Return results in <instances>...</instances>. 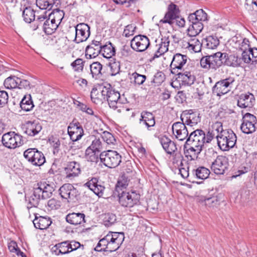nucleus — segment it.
Here are the masks:
<instances>
[{"mask_svg": "<svg viewBox=\"0 0 257 257\" xmlns=\"http://www.w3.org/2000/svg\"><path fill=\"white\" fill-rule=\"evenodd\" d=\"M170 43V40L169 37L164 36L161 39V43L158 45L157 50L154 54L153 58L154 59L158 58L160 56L164 54L165 52L168 51V46Z\"/></svg>", "mask_w": 257, "mask_h": 257, "instance_id": "27", "label": "nucleus"}, {"mask_svg": "<svg viewBox=\"0 0 257 257\" xmlns=\"http://www.w3.org/2000/svg\"><path fill=\"white\" fill-rule=\"evenodd\" d=\"M65 171L67 178L71 179L76 177L81 172L80 164L75 161L69 162L65 168Z\"/></svg>", "mask_w": 257, "mask_h": 257, "instance_id": "22", "label": "nucleus"}, {"mask_svg": "<svg viewBox=\"0 0 257 257\" xmlns=\"http://www.w3.org/2000/svg\"><path fill=\"white\" fill-rule=\"evenodd\" d=\"M118 197L119 204L124 207L132 208L140 203V195L136 191H122L121 193L118 192Z\"/></svg>", "mask_w": 257, "mask_h": 257, "instance_id": "4", "label": "nucleus"}, {"mask_svg": "<svg viewBox=\"0 0 257 257\" xmlns=\"http://www.w3.org/2000/svg\"><path fill=\"white\" fill-rule=\"evenodd\" d=\"M188 59V57L186 55H182L180 53H177L174 55L170 68L171 73L174 74H177L179 73V70H182L183 66L186 64Z\"/></svg>", "mask_w": 257, "mask_h": 257, "instance_id": "16", "label": "nucleus"}, {"mask_svg": "<svg viewBox=\"0 0 257 257\" xmlns=\"http://www.w3.org/2000/svg\"><path fill=\"white\" fill-rule=\"evenodd\" d=\"M210 173L209 170L204 167H199L195 170V175L197 178L205 179Z\"/></svg>", "mask_w": 257, "mask_h": 257, "instance_id": "52", "label": "nucleus"}, {"mask_svg": "<svg viewBox=\"0 0 257 257\" xmlns=\"http://www.w3.org/2000/svg\"><path fill=\"white\" fill-rule=\"evenodd\" d=\"M102 96L108 102L109 107L116 109L118 107V104L124 103L122 98L118 91H116L109 83L102 84L99 87Z\"/></svg>", "mask_w": 257, "mask_h": 257, "instance_id": "1", "label": "nucleus"}, {"mask_svg": "<svg viewBox=\"0 0 257 257\" xmlns=\"http://www.w3.org/2000/svg\"><path fill=\"white\" fill-rule=\"evenodd\" d=\"M41 125L36 121H28L25 125L24 132L28 136L34 137L42 130Z\"/></svg>", "mask_w": 257, "mask_h": 257, "instance_id": "26", "label": "nucleus"}, {"mask_svg": "<svg viewBox=\"0 0 257 257\" xmlns=\"http://www.w3.org/2000/svg\"><path fill=\"white\" fill-rule=\"evenodd\" d=\"M24 157L32 164L40 166L45 162L43 154L36 148H30L24 152Z\"/></svg>", "mask_w": 257, "mask_h": 257, "instance_id": "6", "label": "nucleus"}, {"mask_svg": "<svg viewBox=\"0 0 257 257\" xmlns=\"http://www.w3.org/2000/svg\"><path fill=\"white\" fill-rule=\"evenodd\" d=\"M255 124L250 122L242 121L240 126L242 132L246 134H251L255 132L256 127Z\"/></svg>", "mask_w": 257, "mask_h": 257, "instance_id": "49", "label": "nucleus"}, {"mask_svg": "<svg viewBox=\"0 0 257 257\" xmlns=\"http://www.w3.org/2000/svg\"><path fill=\"white\" fill-rule=\"evenodd\" d=\"M90 68L92 77L96 79L99 78L101 75L102 65L98 62H95L90 65Z\"/></svg>", "mask_w": 257, "mask_h": 257, "instance_id": "46", "label": "nucleus"}, {"mask_svg": "<svg viewBox=\"0 0 257 257\" xmlns=\"http://www.w3.org/2000/svg\"><path fill=\"white\" fill-rule=\"evenodd\" d=\"M101 138L103 141L107 144H114L116 142L113 136L108 132L104 131L101 135Z\"/></svg>", "mask_w": 257, "mask_h": 257, "instance_id": "55", "label": "nucleus"}, {"mask_svg": "<svg viewBox=\"0 0 257 257\" xmlns=\"http://www.w3.org/2000/svg\"><path fill=\"white\" fill-rule=\"evenodd\" d=\"M100 160L105 166L113 168L120 164L121 156L115 151H103L100 154Z\"/></svg>", "mask_w": 257, "mask_h": 257, "instance_id": "5", "label": "nucleus"}, {"mask_svg": "<svg viewBox=\"0 0 257 257\" xmlns=\"http://www.w3.org/2000/svg\"><path fill=\"white\" fill-rule=\"evenodd\" d=\"M183 157L180 152H177L176 153H174L173 158V163L174 164H176L178 167L183 166Z\"/></svg>", "mask_w": 257, "mask_h": 257, "instance_id": "60", "label": "nucleus"}, {"mask_svg": "<svg viewBox=\"0 0 257 257\" xmlns=\"http://www.w3.org/2000/svg\"><path fill=\"white\" fill-rule=\"evenodd\" d=\"M64 16L63 11L55 9L49 15V18L53 21L55 20V23L59 25L64 18Z\"/></svg>", "mask_w": 257, "mask_h": 257, "instance_id": "45", "label": "nucleus"}, {"mask_svg": "<svg viewBox=\"0 0 257 257\" xmlns=\"http://www.w3.org/2000/svg\"><path fill=\"white\" fill-rule=\"evenodd\" d=\"M109 252H111L117 250L124 240V234L122 232L109 231L107 234Z\"/></svg>", "mask_w": 257, "mask_h": 257, "instance_id": "7", "label": "nucleus"}, {"mask_svg": "<svg viewBox=\"0 0 257 257\" xmlns=\"http://www.w3.org/2000/svg\"><path fill=\"white\" fill-rule=\"evenodd\" d=\"M115 53V48L113 47L110 42H108L105 44L103 42L101 53L104 58H110L112 56L114 55Z\"/></svg>", "mask_w": 257, "mask_h": 257, "instance_id": "36", "label": "nucleus"}, {"mask_svg": "<svg viewBox=\"0 0 257 257\" xmlns=\"http://www.w3.org/2000/svg\"><path fill=\"white\" fill-rule=\"evenodd\" d=\"M2 143L8 148L15 149L23 144V137L15 132H9L3 136Z\"/></svg>", "mask_w": 257, "mask_h": 257, "instance_id": "8", "label": "nucleus"}, {"mask_svg": "<svg viewBox=\"0 0 257 257\" xmlns=\"http://www.w3.org/2000/svg\"><path fill=\"white\" fill-rule=\"evenodd\" d=\"M69 244V240L58 243L52 248V252L57 255L69 253H70Z\"/></svg>", "mask_w": 257, "mask_h": 257, "instance_id": "29", "label": "nucleus"}, {"mask_svg": "<svg viewBox=\"0 0 257 257\" xmlns=\"http://www.w3.org/2000/svg\"><path fill=\"white\" fill-rule=\"evenodd\" d=\"M223 64L228 66L236 67L240 66L241 59L235 55H229L226 53H223Z\"/></svg>", "mask_w": 257, "mask_h": 257, "instance_id": "30", "label": "nucleus"}, {"mask_svg": "<svg viewBox=\"0 0 257 257\" xmlns=\"http://www.w3.org/2000/svg\"><path fill=\"white\" fill-rule=\"evenodd\" d=\"M254 104V96L250 93L248 94H241L237 100V105L241 108H251Z\"/></svg>", "mask_w": 257, "mask_h": 257, "instance_id": "21", "label": "nucleus"}, {"mask_svg": "<svg viewBox=\"0 0 257 257\" xmlns=\"http://www.w3.org/2000/svg\"><path fill=\"white\" fill-rule=\"evenodd\" d=\"M160 142L164 150L168 154L172 155L177 150L176 144L165 136L160 138Z\"/></svg>", "mask_w": 257, "mask_h": 257, "instance_id": "25", "label": "nucleus"}, {"mask_svg": "<svg viewBox=\"0 0 257 257\" xmlns=\"http://www.w3.org/2000/svg\"><path fill=\"white\" fill-rule=\"evenodd\" d=\"M103 184L104 183L101 181L99 178L92 177L85 183L84 186L88 187L98 197H102L105 188Z\"/></svg>", "mask_w": 257, "mask_h": 257, "instance_id": "15", "label": "nucleus"}, {"mask_svg": "<svg viewBox=\"0 0 257 257\" xmlns=\"http://www.w3.org/2000/svg\"><path fill=\"white\" fill-rule=\"evenodd\" d=\"M103 42L102 41L93 40L90 45L85 49V57L87 59L94 58L101 53Z\"/></svg>", "mask_w": 257, "mask_h": 257, "instance_id": "17", "label": "nucleus"}, {"mask_svg": "<svg viewBox=\"0 0 257 257\" xmlns=\"http://www.w3.org/2000/svg\"><path fill=\"white\" fill-rule=\"evenodd\" d=\"M41 194L38 191L36 188L34 187L33 193L30 196L29 199V204L30 205L28 208H31L33 207H37L40 202L41 199H42V197L41 196Z\"/></svg>", "mask_w": 257, "mask_h": 257, "instance_id": "40", "label": "nucleus"}, {"mask_svg": "<svg viewBox=\"0 0 257 257\" xmlns=\"http://www.w3.org/2000/svg\"><path fill=\"white\" fill-rule=\"evenodd\" d=\"M47 19L46 15H45L38 16L36 19H35L33 23L31 26L33 30H36L39 29L40 27H42L43 29V23L45 22L44 21L47 20Z\"/></svg>", "mask_w": 257, "mask_h": 257, "instance_id": "51", "label": "nucleus"}, {"mask_svg": "<svg viewBox=\"0 0 257 257\" xmlns=\"http://www.w3.org/2000/svg\"><path fill=\"white\" fill-rule=\"evenodd\" d=\"M210 55L206 56L205 57H202L200 60V65L201 66L205 69H211V59L210 58Z\"/></svg>", "mask_w": 257, "mask_h": 257, "instance_id": "63", "label": "nucleus"}, {"mask_svg": "<svg viewBox=\"0 0 257 257\" xmlns=\"http://www.w3.org/2000/svg\"><path fill=\"white\" fill-rule=\"evenodd\" d=\"M203 28V25L202 22L192 24L187 29L188 35L190 37H195L202 31Z\"/></svg>", "mask_w": 257, "mask_h": 257, "instance_id": "43", "label": "nucleus"}, {"mask_svg": "<svg viewBox=\"0 0 257 257\" xmlns=\"http://www.w3.org/2000/svg\"><path fill=\"white\" fill-rule=\"evenodd\" d=\"M75 28V36L74 41L79 44L86 41L90 34V27L87 24L82 23L77 24Z\"/></svg>", "mask_w": 257, "mask_h": 257, "instance_id": "11", "label": "nucleus"}, {"mask_svg": "<svg viewBox=\"0 0 257 257\" xmlns=\"http://www.w3.org/2000/svg\"><path fill=\"white\" fill-rule=\"evenodd\" d=\"M116 220V217L113 214H106L105 215L104 219V225L106 226L109 227L113 224Z\"/></svg>", "mask_w": 257, "mask_h": 257, "instance_id": "57", "label": "nucleus"}, {"mask_svg": "<svg viewBox=\"0 0 257 257\" xmlns=\"http://www.w3.org/2000/svg\"><path fill=\"white\" fill-rule=\"evenodd\" d=\"M202 44L206 48L214 49L219 44V41L215 36H209L202 40Z\"/></svg>", "mask_w": 257, "mask_h": 257, "instance_id": "35", "label": "nucleus"}, {"mask_svg": "<svg viewBox=\"0 0 257 257\" xmlns=\"http://www.w3.org/2000/svg\"><path fill=\"white\" fill-rule=\"evenodd\" d=\"M140 123L145 125L149 129V127L154 126L155 124V116L150 112L143 111L141 114Z\"/></svg>", "mask_w": 257, "mask_h": 257, "instance_id": "28", "label": "nucleus"}, {"mask_svg": "<svg viewBox=\"0 0 257 257\" xmlns=\"http://www.w3.org/2000/svg\"><path fill=\"white\" fill-rule=\"evenodd\" d=\"M205 140V132L202 130L197 129L190 133L186 141L204 145Z\"/></svg>", "mask_w": 257, "mask_h": 257, "instance_id": "24", "label": "nucleus"}, {"mask_svg": "<svg viewBox=\"0 0 257 257\" xmlns=\"http://www.w3.org/2000/svg\"><path fill=\"white\" fill-rule=\"evenodd\" d=\"M94 249L96 251L109 252L108 242L106 235L99 240Z\"/></svg>", "mask_w": 257, "mask_h": 257, "instance_id": "47", "label": "nucleus"}, {"mask_svg": "<svg viewBox=\"0 0 257 257\" xmlns=\"http://www.w3.org/2000/svg\"><path fill=\"white\" fill-rule=\"evenodd\" d=\"M216 138L218 146L223 151H227L233 148L237 141V137L231 130H225L219 136H216Z\"/></svg>", "mask_w": 257, "mask_h": 257, "instance_id": "2", "label": "nucleus"}, {"mask_svg": "<svg viewBox=\"0 0 257 257\" xmlns=\"http://www.w3.org/2000/svg\"><path fill=\"white\" fill-rule=\"evenodd\" d=\"M164 74L162 72H158L154 76V78L151 81V83L159 85L164 81Z\"/></svg>", "mask_w": 257, "mask_h": 257, "instance_id": "58", "label": "nucleus"}, {"mask_svg": "<svg viewBox=\"0 0 257 257\" xmlns=\"http://www.w3.org/2000/svg\"><path fill=\"white\" fill-rule=\"evenodd\" d=\"M199 114L193 110H186L184 111L181 115V120L187 125L192 126L200 121Z\"/></svg>", "mask_w": 257, "mask_h": 257, "instance_id": "18", "label": "nucleus"}, {"mask_svg": "<svg viewBox=\"0 0 257 257\" xmlns=\"http://www.w3.org/2000/svg\"><path fill=\"white\" fill-rule=\"evenodd\" d=\"M59 0H36V3L38 7L42 10H51L53 6L58 4Z\"/></svg>", "mask_w": 257, "mask_h": 257, "instance_id": "41", "label": "nucleus"}, {"mask_svg": "<svg viewBox=\"0 0 257 257\" xmlns=\"http://www.w3.org/2000/svg\"><path fill=\"white\" fill-rule=\"evenodd\" d=\"M108 65L110 67L112 75L118 73L120 70V63L118 61L110 62Z\"/></svg>", "mask_w": 257, "mask_h": 257, "instance_id": "61", "label": "nucleus"}, {"mask_svg": "<svg viewBox=\"0 0 257 257\" xmlns=\"http://www.w3.org/2000/svg\"><path fill=\"white\" fill-rule=\"evenodd\" d=\"M33 222L35 227L41 230L47 229L52 223L50 218L43 216H36Z\"/></svg>", "mask_w": 257, "mask_h": 257, "instance_id": "32", "label": "nucleus"}, {"mask_svg": "<svg viewBox=\"0 0 257 257\" xmlns=\"http://www.w3.org/2000/svg\"><path fill=\"white\" fill-rule=\"evenodd\" d=\"M59 194L62 198L67 200L68 202L74 201L79 195L78 191L72 184H63L59 189Z\"/></svg>", "mask_w": 257, "mask_h": 257, "instance_id": "9", "label": "nucleus"}, {"mask_svg": "<svg viewBox=\"0 0 257 257\" xmlns=\"http://www.w3.org/2000/svg\"><path fill=\"white\" fill-rule=\"evenodd\" d=\"M150 42L149 38L144 35L136 36L132 40L131 47L135 51L143 52L146 50L150 46Z\"/></svg>", "mask_w": 257, "mask_h": 257, "instance_id": "12", "label": "nucleus"}, {"mask_svg": "<svg viewBox=\"0 0 257 257\" xmlns=\"http://www.w3.org/2000/svg\"><path fill=\"white\" fill-rule=\"evenodd\" d=\"M178 78L181 80L182 82L185 84L190 86L193 84L195 80L196 77L193 73L191 71H183L177 73Z\"/></svg>", "mask_w": 257, "mask_h": 257, "instance_id": "31", "label": "nucleus"}, {"mask_svg": "<svg viewBox=\"0 0 257 257\" xmlns=\"http://www.w3.org/2000/svg\"><path fill=\"white\" fill-rule=\"evenodd\" d=\"M199 202H205V205L209 207H217L219 204L220 201L216 196H213L212 197L201 196L199 197Z\"/></svg>", "mask_w": 257, "mask_h": 257, "instance_id": "39", "label": "nucleus"}, {"mask_svg": "<svg viewBox=\"0 0 257 257\" xmlns=\"http://www.w3.org/2000/svg\"><path fill=\"white\" fill-rule=\"evenodd\" d=\"M44 21L43 30L45 33L47 35H51L54 33L59 25L56 23H55V20L53 21L50 18H48L47 20Z\"/></svg>", "mask_w": 257, "mask_h": 257, "instance_id": "34", "label": "nucleus"}, {"mask_svg": "<svg viewBox=\"0 0 257 257\" xmlns=\"http://www.w3.org/2000/svg\"><path fill=\"white\" fill-rule=\"evenodd\" d=\"M103 149V144L100 141L99 138H94L92 140L91 145L87 148V152L90 151L99 153Z\"/></svg>", "mask_w": 257, "mask_h": 257, "instance_id": "42", "label": "nucleus"}, {"mask_svg": "<svg viewBox=\"0 0 257 257\" xmlns=\"http://www.w3.org/2000/svg\"><path fill=\"white\" fill-rule=\"evenodd\" d=\"M180 11L177 6L171 3L168 6V10L163 19L160 21V23L169 24L171 25L174 21L179 18Z\"/></svg>", "mask_w": 257, "mask_h": 257, "instance_id": "13", "label": "nucleus"}, {"mask_svg": "<svg viewBox=\"0 0 257 257\" xmlns=\"http://www.w3.org/2000/svg\"><path fill=\"white\" fill-rule=\"evenodd\" d=\"M228 159L223 156H218L212 163L211 169L217 175L224 174L228 168Z\"/></svg>", "mask_w": 257, "mask_h": 257, "instance_id": "10", "label": "nucleus"}, {"mask_svg": "<svg viewBox=\"0 0 257 257\" xmlns=\"http://www.w3.org/2000/svg\"><path fill=\"white\" fill-rule=\"evenodd\" d=\"M19 78L15 76H11L7 78L4 82V85L7 89H14L18 88Z\"/></svg>", "mask_w": 257, "mask_h": 257, "instance_id": "44", "label": "nucleus"}, {"mask_svg": "<svg viewBox=\"0 0 257 257\" xmlns=\"http://www.w3.org/2000/svg\"><path fill=\"white\" fill-rule=\"evenodd\" d=\"M130 78L131 80H133L135 84L140 85L144 83L146 79V76L145 75L134 72L131 75Z\"/></svg>", "mask_w": 257, "mask_h": 257, "instance_id": "53", "label": "nucleus"}, {"mask_svg": "<svg viewBox=\"0 0 257 257\" xmlns=\"http://www.w3.org/2000/svg\"><path fill=\"white\" fill-rule=\"evenodd\" d=\"M47 206L51 209H57L61 206V203L59 201L54 198H52L48 200Z\"/></svg>", "mask_w": 257, "mask_h": 257, "instance_id": "64", "label": "nucleus"}, {"mask_svg": "<svg viewBox=\"0 0 257 257\" xmlns=\"http://www.w3.org/2000/svg\"><path fill=\"white\" fill-rule=\"evenodd\" d=\"M200 153L197 151L196 149H194L188 147L184 149V154L185 157L190 160H196L198 158L199 155Z\"/></svg>", "mask_w": 257, "mask_h": 257, "instance_id": "50", "label": "nucleus"}, {"mask_svg": "<svg viewBox=\"0 0 257 257\" xmlns=\"http://www.w3.org/2000/svg\"><path fill=\"white\" fill-rule=\"evenodd\" d=\"M96 153L97 152L92 151L87 152L86 149L85 155V159L88 161L97 163L99 161V160H100V157H98V156L96 154Z\"/></svg>", "mask_w": 257, "mask_h": 257, "instance_id": "56", "label": "nucleus"}, {"mask_svg": "<svg viewBox=\"0 0 257 257\" xmlns=\"http://www.w3.org/2000/svg\"><path fill=\"white\" fill-rule=\"evenodd\" d=\"M234 77L229 76L217 82L212 88L213 94L218 96L225 94L230 91L235 86Z\"/></svg>", "mask_w": 257, "mask_h": 257, "instance_id": "3", "label": "nucleus"}, {"mask_svg": "<svg viewBox=\"0 0 257 257\" xmlns=\"http://www.w3.org/2000/svg\"><path fill=\"white\" fill-rule=\"evenodd\" d=\"M68 134L73 142H76L83 135V129L79 122L71 123L68 126Z\"/></svg>", "mask_w": 257, "mask_h": 257, "instance_id": "20", "label": "nucleus"}, {"mask_svg": "<svg viewBox=\"0 0 257 257\" xmlns=\"http://www.w3.org/2000/svg\"><path fill=\"white\" fill-rule=\"evenodd\" d=\"M204 145L199 144L198 143H193L192 142H189V141H186L185 144L184 146V149H185L188 147H190L194 149H196L197 151H199L201 153L202 151Z\"/></svg>", "mask_w": 257, "mask_h": 257, "instance_id": "59", "label": "nucleus"}, {"mask_svg": "<svg viewBox=\"0 0 257 257\" xmlns=\"http://www.w3.org/2000/svg\"><path fill=\"white\" fill-rule=\"evenodd\" d=\"M85 61L82 59L77 58L71 63V66L74 71L82 72L83 69L84 63Z\"/></svg>", "mask_w": 257, "mask_h": 257, "instance_id": "54", "label": "nucleus"}, {"mask_svg": "<svg viewBox=\"0 0 257 257\" xmlns=\"http://www.w3.org/2000/svg\"><path fill=\"white\" fill-rule=\"evenodd\" d=\"M130 179L128 178L125 174H123L119 178L117 183L116 185V190L119 192V190H122V189L126 188L130 182Z\"/></svg>", "mask_w": 257, "mask_h": 257, "instance_id": "48", "label": "nucleus"}, {"mask_svg": "<svg viewBox=\"0 0 257 257\" xmlns=\"http://www.w3.org/2000/svg\"><path fill=\"white\" fill-rule=\"evenodd\" d=\"M9 95L5 90H0V107H4L8 103Z\"/></svg>", "mask_w": 257, "mask_h": 257, "instance_id": "62", "label": "nucleus"}, {"mask_svg": "<svg viewBox=\"0 0 257 257\" xmlns=\"http://www.w3.org/2000/svg\"><path fill=\"white\" fill-rule=\"evenodd\" d=\"M22 16L25 22L31 23L35 20V11L31 7H26L23 10Z\"/></svg>", "mask_w": 257, "mask_h": 257, "instance_id": "37", "label": "nucleus"}, {"mask_svg": "<svg viewBox=\"0 0 257 257\" xmlns=\"http://www.w3.org/2000/svg\"><path fill=\"white\" fill-rule=\"evenodd\" d=\"M54 185L47 183L46 182H40L35 185V187L41 194L42 199L50 198L55 190Z\"/></svg>", "mask_w": 257, "mask_h": 257, "instance_id": "19", "label": "nucleus"}, {"mask_svg": "<svg viewBox=\"0 0 257 257\" xmlns=\"http://www.w3.org/2000/svg\"><path fill=\"white\" fill-rule=\"evenodd\" d=\"M223 53L218 52L210 55L211 69H217L223 64Z\"/></svg>", "mask_w": 257, "mask_h": 257, "instance_id": "33", "label": "nucleus"}, {"mask_svg": "<svg viewBox=\"0 0 257 257\" xmlns=\"http://www.w3.org/2000/svg\"><path fill=\"white\" fill-rule=\"evenodd\" d=\"M184 122H176L174 123L172 126L173 133L176 138L179 141H183L189 136L188 128Z\"/></svg>", "mask_w": 257, "mask_h": 257, "instance_id": "14", "label": "nucleus"}, {"mask_svg": "<svg viewBox=\"0 0 257 257\" xmlns=\"http://www.w3.org/2000/svg\"><path fill=\"white\" fill-rule=\"evenodd\" d=\"M20 105L22 109L26 111L32 110L34 107V105L32 100L31 95L30 94L25 95L21 100Z\"/></svg>", "mask_w": 257, "mask_h": 257, "instance_id": "38", "label": "nucleus"}, {"mask_svg": "<svg viewBox=\"0 0 257 257\" xmlns=\"http://www.w3.org/2000/svg\"><path fill=\"white\" fill-rule=\"evenodd\" d=\"M85 215L83 213H70L66 216V221L72 225H81L85 222Z\"/></svg>", "mask_w": 257, "mask_h": 257, "instance_id": "23", "label": "nucleus"}]
</instances>
